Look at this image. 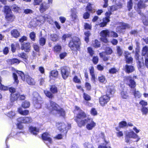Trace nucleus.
Returning <instances> with one entry per match:
<instances>
[{"label":"nucleus","mask_w":148,"mask_h":148,"mask_svg":"<svg viewBox=\"0 0 148 148\" xmlns=\"http://www.w3.org/2000/svg\"><path fill=\"white\" fill-rule=\"evenodd\" d=\"M86 114L81 111L75 119V121L77 122L78 125L81 127L87 123L86 128L88 130H91L96 125V123L92 119H88L86 118Z\"/></svg>","instance_id":"nucleus-1"},{"label":"nucleus","mask_w":148,"mask_h":148,"mask_svg":"<svg viewBox=\"0 0 148 148\" xmlns=\"http://www.w3.org/2000/svg\"><path fill=\"white\" fill-rule=\"evenodd\" d=\"M50 106H48L49 110L51 111H55L62 116L65 115L64 111L63 109L61 108L57 104L51 101H50Z\"/></svg>","instance_id":"nucleus-2"},{"label":"nucleus","mask_w":148,"mask_h":148,"mask_svg":"<svg viewBox=\"0 0 148 148\" xmlns=\"http://www.w3.org/2000/svg\"><path fill=\"white\" fill-rule=\"evenodd\" d=\"M81 42L79 39L77 37H74L69 43V46L73 51H76L80 49Z\"/></svg>","instance_id":"nucleus-3"},{"label":"nucleus","mask_w":148,"mask_h":148,"mask_svg":"<svg viewBox=\"0 0 148 148\" xmlns=\"http://www.w3.org/2000/svg\"><path fill=\"white\" fill-rule=\"evenodd\" d=\"M33 95L34 103L35 107L37 109L40 108L41 107L42 104L43 103L42 98L37 92H34Z\"/></svg>","instance_id":"nucleus-4"},{"label":"nucleus","mask_w":148,"mask_h":148,"mask_svg":"<svg viewBox=\"0 0 148 148\" xmlns=\"http://www.w3.org/2000/svg\"><path fill=\"white\" fill-rule=\"evenodd\" d=\"M113 91L112 90L111 88L108 89L106 92V95H104L100 97L99 102L102 106H104L106 104L110 99V97L108 95L112 94Z\"/></svg>","instance_id":"nucleus-5"},{"label":"nucleus","mask_w":148,"mask_h":148,"mask_svg":"<svg viewBox=\"0 0 148 148\" xmlns=\"http://www.w3.org/2000/svg\"><path fill=\"white\" fill-rule=\"evenodd\" d=\"M16 73L20 76L21 79L25 81L26 80L27 83L29 85H34L35 84V82L34 79L29 76H25L24 73L21 71H17Z\"/></svg>","instance_id":"nucleus-6"},{"label":"nucleus","mask_w":148,"mask_h":148,"mask_svg":"<svg viewBox=\"0 0 148 148\" xmlns=\"http://www.w3.org/2000/svg\"><path fill=\"white\" fill-rule=\"evenodd\" d=\"M125 135L126 136V141L127 143L129 141L128 138H137V140L136 142H138L140 139V138L133 131H131L130 132L125 131Z\"/></svg>","instance_id":"nucleus-7"},{"label":"nucleus","mask_w":148,"mask_h":148,"mask_svg":"<svg viewBox=\"0 0 148 148\" xmlns=\"http://www.w3.org/2000/svg\"><path fill=\"white\" fill-rule=\"evenodd\" d=\"M56 125L59 130L60 131L63 130V131H66V132H67V130L71 128V124L68 123L65 124L63 123L58 122L56 123Z\"/></svg>","instance_id":"nucleus-8"},{"label":"nucleus","mask_w":148,"mask_h":148,"mask_svg":"<svg viewBox=\"0 0 148 148\" xmlns=\"http://www.w3.org/2000/svg\"><path fill=\"white\" fill-rule=\"evenodd\" d=\"M101 40L103 42L107 43L108 42L107 37L110 36V31L108 30H105L102 31L100 32Z\"/></svg>","instance_id":"nucleus-9"},{"label":"nucleus","mask_w":148,"mask_h":148,"mask_svg":"<svg viewBox=\"0 0 148 148\" xmlns=\"http://www.w3.org/2000/svg\"><path fill=\"white\" fill-rule=\"evenodd\" d=\"M125 82L131 88H134L136 86V84L135 81L132 79V77L128 76L125 77Z\"/></svg>","instance_id":"nucleus-10"},{"label":"nucleus","mask_w":148,"mask_h":148,"mask_svg":"<svg viewBox=\"0 0 148 148\" xmlns=\"http://www.w3.org/2000/svg\"><path fill=\"white\" fill-rule=\"evenodd\" d=\"M62 77L64 79H66L68 77L70 73L69 68L67 67H63L61 68Z\"/></svg>","instance_id":"nucleus-11"},{"label":"nucleus","mask_w":148,"mask_h":148,"mask_svg":"<svg viewBox=\"0 0 148 148\" xmlns=\"http://www.w3.org/2000/svg\"><path fill=\"white\" fill-rule=\"evenodd\" d=\"M147 1H148V0H140L137 4L138 8L137 11L138 13L141 16H144V14L141 13V11L140 9L145 8L146 7L145 3Z\"/></svg>","instance_id":"nucleus-12"},{"label":"nucleus","mask_w":148,"mask_h":148,"mask_svg":"<svg viewBox=\"0 0 148 148\" xmlns=\"http://www.w3.org/2000/svg\"><path fill=\"white\" fill-rule=\"evenodd\" d=\"M17 121L20 123H31L32 120L30 117H20L17 119Z\"/></svg>","instance_id":"nucleus-13"},{"label":"nucleus","mask_w":148,"mask_h":148,"mask_svg":"<svg viewBox=\"0 0 148 148\" xmlns=\"http://www.w3.org/2000/svg\"><path fill=\"white\" fill-rule=\"evenodd\" d=\"M19 98L20 99L22 100H24L25 97L24 95H21L18 92H16L15 94L12 95L11 100L13 101L17 100Z\"/></svg>","instance_id":"nucleus-14"},{"label":"nucleus","mask_w":148,"mask_h":148,"mask_svg":"<svg viewBox=\"0 0 148 148\" xmlns=\"http://www.w3.org/2000/svg\"><path fill=\"white\" fill-rule=\"evenodd\" d=\"M49 7L47 3L45 2H43L40 5L39 11L42 13L47 10Z\"/></svg>","instance_id":"nucleus-15"},{"label":"nucleus","mask_w":148,"mask_h":148,"mask_svg":"<svg viewBox=\"0 0 148 148\" xmlns=\"http://www.w3.org/2000/svg\"><path fill=\"white\" fill-rule=\"evenodd\" d=\"M50 17L47 14L45 15L44 16H40L37 20V21H39L41 24H43L45 20H47V21H49V19H50Z\"/></svg>","instance_id":"nucleus-16"},{"label":"nucleus","mask_w":148,"mask_h":148,"mask_svg":"<svg viewBox=\"0 0 148 148\" xmlns=\"http://www.w3.org/2000/svg\"><path fill=\"white\" fill-rule=\"evenodd\" d=\"M42 138L43 140L48 141L50 143H52V140L51 136L47 132L45 133L42 134Z\"/></svg>","instance_id":"nucleus-17"},{"label":"nucleus","mask_w":148,"mask_h":148,"mask_svg":"<svg viewBox=\"0 0 148 148\" xmlns=\"http://www.w3.org/2000/svg\"><path fill=\"white\" fill-rule=\"evenodd\" d=\"M31 46L29 43H24L21 47V49L22 50H24L25 51L29 52L30 51Z\"/></svg>","instance_id":"nucleus-18"},{"label":"nucleus","mask_w":148,"mask_h":148,"mask_svg":"<svg viewBox=\"0 0 148 148\" xmlns=\"http://www.w3.org/2000/svg\"><path fill=\"white\" fill-rule=\"evenodd\" d=\"M71 14L70 16L72 21H73L76 20L77 18V16L76 14L77 12L74 9H72L71 10Z\"/></svg>","instance_id":"nucleus-19"},{"label":"nucleus","mask_w":148,"mask_h":148,"mask_svg":"<svg viewBox=\"0 0 148 148\" xmlns=\"http://www.w3.org/2000/svg\"><path fill=\"white\" fill-rule=\"evenodd\" d=\"M29 131L31 133L34 135H37L39 132V129L36 127L31 126L29 128Z\"/></svg>","instance_id":"nucleus-20"},{"label":"nucleus","mask_w":148,"mask_h":148,"mask_svg":"<svg viewBox=\"0 0 148 148\" xmlns=\"http://www.w3.org/2000/svg\"><path fill=\"white\" fill-rule=\"evenodd\" d=\"M126 62L127 63H131L132 62L133 59L131 57L130 54L128 52L125 53Z\"/></svg>","instance_id":"nucleus-21"},{"label":"nucleus","mask_w":148,"mask_h":148,"mask_svg":"<svg viewBox=\"0 0 148 148\" xmlns=\"http://www.w3.org/2000/svg\"><path fill=\"white\" fill-rule=\"evenodd\" d=\"M110 21L109 19L108 18H104L103 19V22L99 24H97V25H99L101 27H103L106 26L107 23Z\"/></svg>","instance_id":"nucleus-22"},{"label":"nucleus","mask_w":148,"mask_h":148,"mask_svg":"<svg viewBox=\"0 0 148 148\" xmlns=\"http://www.w3.org/2000/svg\"><path fill=\"white\" fill-rule=\"evenodd\" d=\"M134 70V67L132 66L126 65L125 67V71L128 73H129L133 72Z\"/></svg>","instance_id":"nucleus-23"},{"label":"nucleus","mask_w":148,"mask_h":148,"mask_svg":"<svg viewBox=\"0 0 148 148\" xmlns=\"http://www.w3.org/2000/svg\"><path fill=\"white\" fill-rule=\"evenodd\" d=\"M5 18L8 21L12 22L13 21L15 18L14 16L12 14V13L7 14L6 15Z\"/></svg>","instance_id":"nucleus-24"},{"label":"nucleus","mask_w":148,"mask_h":148,"mask_svg":"<svg viewBox=\"0 0 148 148\" xmlns=\"http://www.w3.org/2000/svg\"><path fill=\"white\" fill-rule=\"evenodd\" d=\"M58 72L57 71L53 70L51 71L50 73V78L53 79V78H57L58 76Z\"/></svg>","instance_id":"nucleus-25"},{"label":"nucleus","mask_w":148,"mask_h":148,"mask_svg":"<svg viewBox=\"0 0 148 148\" xmlns=\"http://www.w3.org/2000/svg\"><path fill=\"white\" fill-rule=\"evenodd\" d=\"M121 25V26H119L121 29H120L119 27H118L117 28V30L120 32L121 31V29H125L126 28H128L129 27V25L128 24L125 23H122Z\"/></svg>","instance_id":"nucleus-26"},{"label":"nucleus","mask_w":148,"mask_h":148,"mask_svg":"<svg viewBox=\"0 0 148 148\" xmlns=\"http://www.w3.org/2000/svg\"><path fill=\"white\" fill-rule=\"evenodd\" d=\"M148 48L147 47L145 46L143 47L142 51V56H145L146 57L148 58Z\"/></svg>","instance_id":"nucleus-27"},{"label":"nucleus","mask_w":148,"mask_h":148,"mask_svg":"<svg viewBox=\"0 0 148 148\" xmlns=\"http://www.w3.org/2000/svg\"><path fill=\"white\" fill-rule=\"evenodd\" d=\"M136 59L138 60V66L140 68H142L144 65V64L143 62V60H141V61H140L139 60V55L138 53H136L135 56Z\"/></svg>","instance_id":"nucleus-28"},{"label":"nucleus","mask_w":148,"mask_h":148,"mask_svg":"<svg viewBox=\"0 0 148 148\" xmlns=\"http://www.w3.org/2000/svg\"><path fill=\"white\" fill-rule=\"evenodd\" d=\"M7 61L9 64H12L15 63L18 64L20 62V61L16 58L8 60Z\"/></svg>","instance_id":"nucleus-29"},{"label":"nucleus","mask_w":148,"mask_h":148,"mask_svg":"<svg viewBox=\"0 0 148 148\" xmlns=\"http://www.w3.org/2000/svg\"><path fill=\"white\" fill-rule=\"evenodd\" d=\"M18 112L21 114L23 115H27L29 114V111L27 110H23L21 108H20L18 109Z\"/></svg>","instance_id":"nucleus-30"},{"label":"nucleus","mask_w":148,"mask_h":148,"mask_svg":"<svg viewBox=\"0 0 148 148\" xmlns=\"http://www.w3.org/2000/svg\"><path fill=\"white\" fill-rule=\"evenodd\" d=\"M100 43L97 40H95L92 42V45L95 48H97L100 47Z\"/></svg>","instance_id":"nucleus-31"},{"label":"nucleus","mask_w":148,"mask_h":148,"mask_svg":"<svg viewBox=\"0 0 148 148\" xmlns=\"http://www.w3.org/2000/svg\"><path fill=\"white\" fill-rule=\"evenodd\" d=\"M12 35L15 38L18 37L20 35L18 31L16 29L12 30L11 32Z\"/></svg>","instance_id":"nucleus-32"},{"label":"nucleus","mask_w":148,"mask_h":148,"mask_svg":"<svg viewBox=\"0 0 148 148\" xmlns=\"http://www.w3.org/2000/svg\"><path fill=\"white\" fill-rule=\"evenodd\" d=\"M143 22L145 25H148V12H147L145 13L144 18H143Z\"/></svg>","instance_id":"nucleus-33"},{"label":"nucleus","mask_w":148,"mask_h":148,"mask_svg":"<svg viewBox=\"0 0 148 148\" xmlns=\"http://www.w3.org/2000/svg\"><path fill=\"white\" fill-rule=\"evenodd\" d=\"M98 79L100 82L105 83L106 82L105 76L104 75H100L98 77Z\"/></svg>","instance_id":"nucleus-34"},{"label":"nucleus","mask_w":148,"mask_h":148,"mask_svg":"<svg viewBox=\"0 0 148 148\" xmlns=\"http://www.w3.org/2000/svg\"><path fill=\"white\" fill-rule=\"evenodd\" d=\"M92 4L90 3H88L87 6L86 7L87 10H88L89 11L91 12L92 13L95 12L94 9L92 8Z\"/></svg>","instance_id":"nucleus-35"},{"label":"nucleus","mask_w":148,"mask_h":148,"mask_svg":"<svg viewBox=\"0 0 148 148\" xmlns=\"http://www.w3.org/2000/svg\"><path fill=\"white\" fill-rule=\"evenodd\" d=\"M11 8L13 11L16 12H18L21 10L20 7L15 4L12 5L11 7Z\"/></svg>","instance_id":"nucleus-36"},{"label":"nucleus","mask_w":148,"mask_h":148,"mask_svg":"<svg viewBox=\"0 0 148 148\" xmlns=\"http://www.w3.org/2000/svg\"><path fill=\"white\" fill-rule=\"evenodd\" d=\"M18 56L19 57L23 58L25 60V61L27 62V60L28 57L26 54L24 53H19L18 54Z\"/></svg>","instance_id":"nucleus-37"},{"label":"nucleus","mask_w":148,"mask_h":148,"mask_svg":"<svg viewBox=\"0 0 148 148\" xmlns=\"http://www.w3.org/2000/svg\"><path fill=\"white\" fill-rule=\"evenodd\" d=\"M134 91L133 93L134 95L136 98H139L141 96V94L138 91H136L135 90H133Z\"/></svg>","instance_id":"nucleus-38"},{"label":"nucleus","mask_w":148,"mask_h":148,"mask_svg":"<svg viewBox=\"0 0 148 148\" xmlns=\"http://www.w3.org/2000/svg\"><path fill=\"white\" fill-rule=\"evenodd\" d=\"M61 49V46L60 45H57L54 47L53 50L55 52H60Z\"/></svg>","instance_id":"nucleus-39"},{"label":"nucleus","mask_w":148,"mask_h":148,"mask_svg":"<svg viewBox=\"0 0 148 148\" xmlns=\"http://www.w3.org/2000/svg\"><path fill=\"white\" fill-rule=\"evenodd\" d=\"M121 95L123 99H127L128 98L127 93L126 91H122L121 92Z\"/></svg>","instance_id":"nucleus-40"},{"label":"nucleus","mask_w":148,"mask_h":148,"mask_svg":"<svg viewBox=\"0 0 148 148\" xmlns=\"http://www.w3.org/2000/svg\"><path fill=\"white\" fill-rule=\"evenodd\" d=\"M30 103L29 102L25 101L23 102L22 104V107L24 108H27L30 106Z\"/></svg>","instance_id":"nucleus-41"},{"label":"nucleus","mask_w":148,"mask_h":148,"mask_svg":"<svg viewBox=\"0 0 148 148\" xmlns=\"http://www.w3.org/2000/svg\"><path fill=\"white\" fill-rule=\"evenodd\" d=\"M58 37L56 34H53L51 35V39L53 41H56L58 40Z\"/></svg>","instance_id":"nucleus-42"},{"label":"nucleus","mask_w":148,"mask_h":148,"mask_svg":"<svg viewBox=\"0 0 148 148\" xmlns=\"http://www.w3.org/2000/svg\"><path fill=\"white\" fill-rule=\"evenodd\" d=\"M118 69L115 68H113L110 69L109 70V73L110 74H116L118 71Z\"/></svg>","instance_id":"nucleus-43"},{"label":"nucleus","mask_w":148,"mask_h":148,"mask_svg":"<svg viewBox=\"0 0 148 148\" xmlns=\"http://www.w3.org/2000/svg\"><path fill=\"white\" fill-rule=\"evenodd\" d=\"M4 12L6 15L7 14L11 13V10L9 6H5L4 7Z\"/></svg>","instance_id":"nucleus-44"},{"label":"nucleus","mask_w":148,"mask_h":148,"mask_svg":"<svg viewBox=\"0 0 148 148\" xmlns=\"http://www.w3.org/2000/svg\"><path fill=\"white\" fill-rule=\"evenodd\" d=\"M2 81V79L1 77H0V89L3 90H7L8 89V88L5 86L2 85L1 84V82Z\"/></svg>","instance_id":"nucleus-45"},{"label":"nucleus","mask_w":148,"mask_h":148,"mask_svg":"<svg viewBox=\"0 0 148 148\" xmlns=\"http://www.w3.org/2000/svg\"><path fill=\"white\" fill-rule=\"evenodd\" d=\"M29 37L32 41H34L36 38V33L34 32H31L29 34Z\"/></svg>","instance_id":"nucleus-46"},{"label":"nucleus","mask_w":148,"mask_h":148,"mask_svg":"<svg viewBox=\"0 0 148 148\" xmlns=\"http://www.w3.org/2000/svg\"><path fill=\"white\" fill-rule=\"evenodd\" d=\"M83 97L84 99L86 101H89L91 99L90 97L85 93H84Z\"/></svg>","instance_id":"nucleus-47"},{"label":"nucleus","mask_w":148,"mask_h":148,"mask_svg":"<svg viewBox=\"0 0 148 148\" xmlns=\"http://www.w3.org/2000/svg\"><path fill=\"white\" fill-rule=\"evenodd\" d=\"M88 52L91 56H92L94 53V51L91 47H88L87 48Z\"/></svg>","instance_id":"nucleus-48"},{"label":"nucleus","mask_w":148,"mask_h":148,"mask_svg":"<svg viewBox=\"0 0 148 148\" xmlns=\"http://www.w3.org/2000/svg\"><path fill=\"white\" fill-rule=\"evenodd\" d=\"M116 130L118 131L116 132V135L117 137H120L123 136V134L122 132L119 131V129L117 128H116Z\"/></svg>","instance_id":"nucleus-49"},{"label":"nucleus","mask_w":148,"mask_h":148,"mask_svg":"<svg viewBox=\"0 0 148 148\" xmlns=\"http://www.w3.org/2000/svg\"><path fill=\"white\" fill-rule=\"evenodd\" d=\"M127 126V123L126 122L122 121L119 123V127L121 128H123Z\"/></svg>","instance_id":"nucleus-50"},{"label":"nucleus","mask_w":148,"mask_h":148,"mask_svg":"<svg viewBox=\"0 0 148 148\" xmlns=\"http://www.w3.org/2000/svg\"><path fill=\"white\" fill-rule=\"evenodd\" d=\"M46 40L44 38H41L39 39V43L41 46L44 45L45 43Z\"/></svg>","instance_id":"nucleus-51"},{"label":"nucleus","mask_w":148,"mask_h":148,"mask_svg":"<svg viewBox=\"0 0 148 148\" xmlns=\"http://www.w3.org/2000/svg\"><path fill=\"white\" fill-rule=\"evenodd\" d=\"M110 36L116 38L118 36V35L116 33L113 31H110Z\"/></svg>","instance_id":"nucleus-52"},{"label":"nucleus","mask_w":148,"mask_h":148,"mask_svg":"<svg viewBox=\"0 0 148 148\" xmlns=\"http://www.w3.org/2000/svg\"><path fill=\"white\" fill-rule=\"evenodd\" d=\"M116 49L117 53L119 56H121L123 53L121 49L120 48V47L118 46H116Z\"/></svg>","instance_id":"nucleus-53"},{"label":"nucleus","mask_w":148,"mask_h":148,"mask_svg":"<svg viewBox=\"0 0 148 148\" xmlns=\"http://www.w3.org/2000/svg\"><path fill=\"white\" fill-rule=\"evenodd\" d=\"M85 148H94L92 145L88 143H85L84 145Z\"/></svg>","instance_id":"nucleus-54"},{"label":"nucleus","mask_w":148,"mask_h":148,"mask_svg":"<svg viewBox=\"0 0 148 148\" xmlns=\"http://www.w3.org/2000/svg\"><path fill=\"white\" fill-rule=\"evenodd\" d=\"M44 93L46 96L49 98H52L53 97L52 94L49 92L47 90H45L44 91Z\"/></svg>","instance_id":"nucleus-55"},{"label":"nucleus","mask_w":148,"mask_h":148,"mask_svg":"<svg viewBox=\"0 0 148 148\" xmlns=\"http://www.w3.org/2000/svg\"><path fill=\"white\" fill-rule=\"evenodd\" d=\"M7 115L8 117L10 118H12L15 116V113L14 112L11 111L8 113Z\"/></svg>","instance_id":"nucleus-56"},{"label":"nucleus","mask_w":148,"mask_h":148,"mask_svg":"<svg viewBox=\"0 0 148 148\" xmlns=\"http://www.w3.org/2000/svg\"><path fill=\"white\" fill-rule=\"evenodd\" d=\"M51 91L53 93H56L57 92V88L54 86H52L50 88Z\"/></svg>","instance_id":"nucleus-57"},{"label":"nucleus","mask_w":148,"mask_h":148,"mask_svg":"<svg viewBox=\"0 0 148 148\" xmlns=\"http://www.w3.org/2000/svg\"><path fill=\"white\" fill-rule=\"evenodd\" d=\"M132 0H130L128 2L127 4V7L129 10H130L132 8Z\"/></svg>","instance_id":"nucleus-58"},{"label":"nucleus","mask_w":148,"mask_h":148,"mask_svg":"<svg viewBox=\"0 0 148 148\" xmlns=\"http://www.w3.org/2000/svg\"><path fill=\"white\" fill-rule=\"evenodd\" d=\"M90 114L93 116H95L97 114V112L95 108H92L90 110Z\"/></svg>","instance_id":"nucleus-59"},{"label":"nucleus","mask_w":148,"mask_h":148,"mask_svg":"<svg viewBox=\"0 0 148 148\" xmlns=\"http://www.w3.org/2000/svg\"><path fill=\"white\" fill-rule=\"evenodd\" d=\"M42 1V0H34L33 4L34 5H39Z\"/></svg>","instance_id":"nucleus-60"},{"label":"nucleus","mask_w":148,"mask_h":148,"mask_svg":"<svg viewBox=\"0 0 148 148\" xmlns=\"http://www.w3.org/2000/svg\"><path fill=\"white\" fill-rule=\"evenodd\" d=\"M13 76L15 82L17 83H18L19 82V81L18 79V77L17 74L15 73H13Z\"/></svg>","instance_id":"nucleus-61"},{"label":"nucleus","mask_w":148,"mask_h":148,"mask_svg":"<svg viewBox=\"0 0 148 148\" xmlns=\"http://www.w3.org/2000/svg\"><path fill=\"white\" fill-rule=\"evenodd\" d=\"M117 7L116 5H113L110 7V10L111 11H114L116 10L118 8L119 6H117Z\"/></svg>","instance_id":"nucleus-62"},{"label":"nucleus","mask_w":148,"mask_h":148,"mask_svg":"<svg viewBox=\"0 0 148 148\" xmlns=\"http://www.w3.org/2000/svg\"><path fill=\"white\" fill-rule=\"evenodd\" d=\"M106 51L107 54H110L112 52V50L109 47L106 48Z\"/></svg>","instance_id":"nucleus-63"},{"label":"nucleus","mask_w":148,"mask_h":148,"mask_svg":"<svg viewBox=\"0 0 148 148\" xmlns=\"http://www.w3.org/2000/svg\"><path fill=\"white\" fill-rule=\"evenodd\" d=\"M93 62L95 64H96L98 61V58L97 56H94L93 57Z\"/></svg>","instance_id":"nucleus-64"}]
</instances>
